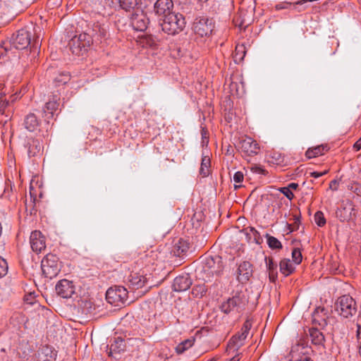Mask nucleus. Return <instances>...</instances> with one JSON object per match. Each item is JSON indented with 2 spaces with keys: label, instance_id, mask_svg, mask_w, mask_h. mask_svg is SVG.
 Segmentation results:
<instances>
[{
  "label": "nucleus",
  "instance_id": "f257e3e1",
  "mask_svg": "<svg viewBox=\"0 0 361 361\" xmlns=\"http://www.w3.org/2000/svg\"><path fill=\"white\" fill-rule=\"evenodd\" d=\"M202 279L205 281H211L214 276H221L224 269L223 259L219 255L204 257L202 259Z\"/></svg>",
  "mask_w": 361,
  "mask_h": 361
},
{
  "label": "nucleus",
  "instance_id": "f03ea898",
  "mask_svg": "<svg viewBox=\"0 0 361 361\" xmlns=\"http://www.w3.org/2000/svg\"><path fill=\"white\" fill-rule=\"evenodd\" d=\"M162 21L161 26L162 30L169 35H176L183 30L185 25V17L183 14L173 13L164 18H159Z\"/></svg>",
  "mask_w": 361,
  "mask_h": 361
},
{
  "label": "nucleus",
  "instance_id": "7ed1b4c3",
  "mask_svg": "<svg viewBox=\"0 0 361 361\" xmlns=\"http://www.w3.org/2000/svg\"><path fill=\"white\" fill-rule=\"evenodd\" d=\"M334 309L340 316L348 319L357 312L356 302L351 296L344 295L338 298L335 303Z\"/></svg>",
  "mask_w": 361,
  "mask_h": 361
},
{
  "label": "nucleus",
  "instance_id": "20e7f679",
  "mask_svg": "<svg viewBox=\"0 0 361 361\" xmlns=\"http://www.w3.org/2000/svg\"><path fill=\"white\" fill-rule=\"evenodd\" d=\"M247 302V299L242 292H236L235 294L228 298L221 305V311L225 314H229L232 312H240L244 309Z\"/></svg>",
  "mask_w": 361,
  "mask_h": 361
},
{
  "label": "nucleus",
  "instance_id": "39448f33",
  "mask_svg": "<svg viewBox=\"0 0 361 361\" xmlns=\"http://www.w3.org/2000/svg\"><path fill=\"white\" fill-rule=\"evenodd\" d=\"M11 44L17 49H25L30 45L31 49H37L39 46L38 37L31 43V33L25 30H19L16 35L11 39Z\"/></svg>",
  "mask_w": 361,
  "mask_h": 361
},
{
  "label": "nucleus",
  "instance_id": "423d86ee",
  "mask_svg": "<svg viewBox=\"0 0 361 361\" xmlns=\"http://www.w3.org/2000/svg\"><path fill=\"white\" fill-rule=\"evenodd\" d=\"M41 267L46 278L56 277L61 271L59 257L53 254H47L42 260Z\"/></svg>",
  "mask_w": 361,
  "mask_h": 361
},
{
  "label": "nucleus",
  "instance_id": "0eeeda50",
  "mask_svg": "<svg viewBox=\"0 0 361 361\" xmlns=\"http://www.w3.org/2000/svg\"><path fill=\"white\" fill-rule=\"evenodd\" d=\"M128 294V291L123 286L111 287L106 290V300L115 307H120L127 300Z\"/></svg>",
  "mask_w": 361,
  "mask_h": 361
},
{
  "label": "nucleus",
  "instance_id": "6e6552de",
  "mask_svg": "<svg viewBox=\"0 0 361 361\" xmlns=\"http://www.w3.org/2000/svg\"><path fill=\"white\" fill-rule=\"evenodd\" d=\"M69 47L73 54L80 56L87 51L90 47V38L84 34L74 36L69 42Z\"/></svg>",
  "mask_w": 361,
  "mask_h": 361
},
{
  "label": "nucleus",
  "instance_id": "1a4fd4ad",
  "mask_svg": "<svg viewBox=\"0 0 361 361\" xmlns=\"http://www.w3.org/2000/svg\"><path fill=\"white\" fill-rule=\"evenodd\" d=\"M214 27L212 20L204 17L196 18L193 24L194 32L200 37H207L211 35Z\"/></svg>",
  "mask_w": 361,
  "mask_h": 361
},
{
  "label": "nucleus",
  "instance_id": "9d476101",
  "mask_svg": "<svg viewBox=\"0 0 361 361\" xmlns=\"http://www.w3.org/2000/svg\"><path fill=\"white\" fill-rule=\"evenodd\" d=\"M83 32L90 38V44L101 42L102 39L106 38L107 34L106 27L99 23H93Z\"/></svg>",
  "mask_w": 361,
  "mask_h": 361
},
{
  "label": "nucleus",
  "instance_id": "9b49d317",
  "mask_svg": "<svg viewBox=\"0 0 361 361\" xmlns=\"http://www.w3.org/2000/svg\"><path fill=\"white\" fill-rule=\"evenodd\" d=\"M59 98L54 95L52 100L47 102L42 110V115L45 118L46 131L48 132L51 126L49 124V119L53 118L55 111L58 109L59 104L58 102Z\"/></svg>",
  "mask_w": 361,
  "mask_h": 361
},
{
  "label": "nucleus",
  "instance_id": "f8f14e48",
  "mask_svg": "<svg viewBox=\"0 0 361 361\" xmlns=\"http://www.w3.org/2000/svg\"><path fill=\"white\" fill-rule=\"evenodd\" d=\"M238 148L245 156L252 157L258 154L259 146L252 137H246L240 141Z\"/></svg>",
  "mask_w": 361,
  "mask_h": 361
},
{
  "label": "nucleus",
  "instance_id": "ddd939ff",
  "mask_svg": "<svg viewBox=\"0 0 361 361\" xmlns=\"http://www.w3.org/2000/svg\"><path fill=\"white\" fill-rule=\"evenodd\" d=\"M130 23L134 30L145 31L149 24V19L142 11H138L132 15Z\"/></svg>",
  "mask_w": 361,
  "mask_h": 361
},
{
  "label": "nucleus",
  "instance_id": "4468645a",
  "mask_svg": "<svg viewBox=\"0 0 361 361\" xmlns=\"http://www.w3.org/2000/svg\"><path fill=\"white\" fill-rule=\"evenodd\" d=\"M56 292L63 298H69L75 293V286L72 281L67 279L59 281L56 285Z\"/></svg>",
  "mask_w": 361,
  "mask_h": 361
},
{
  "label": "nucleus",
  "instance_id": "2eb2a0df",
  "mask_svg": "<svg viewBox=\"0 0 361 361\" xmlns=\"http://www.w3.org/2000/svg\"><path fill=\"white\" fill-rule=\"evenodd\" d=\"M173 2L172 0H157L154 5V10L157 16L164 18L173 13Z\"/></svg>",
  "mask_w": 361,
  "mask_h": 361
},
{
  "label": "nucleus",
  "instance_id": "dca6fc26",
  "mask_svg": "<svg viewBox=\"0 0 361 361\" xmlns=\"http://www.w3.org/2000/svg\"><path fill=\"white\" fill-rule=\"evenodd\" d=\"M30 243L32 250L38 253L46 247L45 237L39 231H34L31 233Z\"/></svg>",
  "mask_w": 361,
  "mask_h": 361
},
{
  "label": "nucleus",
  "instance_id": "f3484780",
  "mask_svg": "<svg viewBox=\"0 0 361 361\" xmlns=\"http://www.w3.org/2000/svg\"><path fill=\"white\" fill-rule=\"evenodd\" d=\"M237 279L241 283H247L253 274L252 265L247 261L240 263L237 270Z\"/></svg>",
  "mask_w": 361,
  "mask_h": 361
},
{
  "label": "nucleus",
  "instance_id": "a211bd4d",
  "mask_svg": "<svg viewBox=\"0 0 361 361\" xmlns=\"http://www.w3.org/2000/svg\"><path fill=\"white\" fill-rule=\"evenodd\" d=\"M126 283L129 288L136 290L142 288L147 283V277L138 272H132L127 278Z\"/></svg>",
  "mask_w": 361,
  "mask_h": 361
},
{
  "label": "nucleus",
  "instance_id": "6ab92c4d",
  "mask_svg": "<svg viewBox=\"0 0 361 361\" xmlns=\"http://www.w3.org/2000/svg\"><path fill=\"white\" fill-rule=\"evenodd\" d=\"M328 311L322 307H318L312 313L313 324L324 329L328 324Z\"/></svg>",
  "mask_w": 361,
  "mask_h": 361
},
{
  "label": "nucleus",
  "instance_id": "aec40b11",
  "mask_svg": "<svg viewBox=\"0 0 361 361\" xmlns=\"http://www.w3.org/2000/svg\"><path fill=\"white\" fill-rule=\"evenodd\" d=\"M192 284V279L188 274L180 275L173 280V290L176 292L185 291Z\"/></svg>",
  "mask_w": 361,
  "mask_h": 361
},
{
  "label": "nucleus",
  "instance_id": "412c9836",
  "mask_svg": "<svg viewBox=\"0 0 361 361\" xmlns=\"http://www.w3.org/2000/svg\"><path fill=\"white\" fill-rule=\"evenodd\" d=\"M27 317L22 312H14L10 318V324L18 329L22 327L27 329Z\"/></svg>",
  "mask_w": 361,
  "mask_h": 361
},
{
  "label": "nucleus",
  "instance_id": "4be33fe9",
  "mask_svg": "<svg viewBox=\"0 0 361 361\" xmlns=\"http://www.w3.org/2000/svg\"><path fill=\"white\" fill-rule=\"evenodd\" d=\"M265 263L270 282L275 283L278 278L277 263L271 257H265Z\"/></svg>",
  "mask_w": 361,
  "mask_h": 361
},
{
  "label": "nucleus",
  "instance_id": "5701e85b",
  "mask_svg": "<svg viewBox=\"0 0 361 361\" xmlns=\"http://www.w3.org/2000/svg\"><path fill=\"white\" fill-rule=\"evenodd\" d=\"M39 361H54L56 352L48 345L42 346L38 351Z\"/></svg>",
  "mask_w": 361,
  "mask_h": 361
},
{
  "label": "nucleus",
  "instance_id": "b1692460",
  "mask_svg": "<svg viewBox=\"0 0 361 361\" xmlns=\"http://www.w3.org/2000/svg\"><path fill=\"white\" fill-rule=\"evenodd\" d=\"M247 335L245 333L239 332L230 339L228 343V348L230 349H233L234 350H238L241 346L243 345L244 341L247 338Z\"/></svg>",
  "mask_w": 361,
  "mask_h": 361
},
{
  "label": "nucleus",
  "instance_id": "393cba45",
  "mask_svg": "<svg viewBox=\"0 0 361 361\" xmlns=\"http://www.w3.org/2000/svg\"><path fill=\"white\" fill-rule=\"evenodd\" d=\"M189 249V243L183 239H179L173 247L171 252L176 257H183Z\"/></svg>",
  "mask_w": 361,
  "mask_h": 361
},
{
  "label": "nucleus",
  "instance_id": "a878e982",
  "mask_svg": "<svg viewBox=\"0 0 361 361\" xmlns=\"http://www.w3.org/2000/svg\"><path fill=\"white\" fill-rule=\"evenodd\" d=\"M125 350L126 341L120 337L116 338L114 343L110 346V355L115 358H118L117 355H119L121 352H124Z\"/></svg>",
  "mask_w": 361,
  "mask_h": 361
},
{
  "label": "nucleus",
  "instance_id": "bb28decb",
  "mask_svg": "<svg viewBox=\"0 0 361 361\" xmlns=\"http://www.w3.org/2000/svg\"><path fill=\"white\" fill-rule=\"evenodd\" d=\"M23 126L30 132H34L39 126V120L34 113L28 114L24 118Z\"/></svg>",
  "mask_w": 361,
  "mask_h": 361
},
{
  "label": "nucleus",
  "instance_id": "cd10ccee",
  "mask_svg": "<svg viewBox=\"0 0 361 361\" xmlns=\"http://www.w3.org/2000/svg\"><path fill=\"white\" fill-rule=\"evenodd\" d=\"M27 154L30 157L37 155L42 149V144L37 139H29L27 143Z\"/></svg>",
  "mask_w": 361,
  "mask_h": 361
},
{
  "label": "nucleus",
  "instance_id": "c85d7f7f",
  "mask_svg": "<svg viewBox=\"0 0 361 361\" xmlns=\"http://www.w3.org/2000/svg\"><path fill=\"white\" fill-rule=\"evenodd\" d=\"M312 343L317 345H322L324 343V336L317 328H312L309 330Z\"/></svg>",
  "mask_w": 361,
  "mask_h": 361
},
{
  "label": "nucleus",
  "instance_id": "c756f323",
  "mask_svg": "<svg viewBox=\"0 0 361 361\" xmlns=\"http://www.w3.org/2000/svg\"><path fill=\"white\" fill-rule=\"evenodd\" d=\"M280 271L288 276L295 271V267L289 259H283L279 263Z\"/></svg>",
  "mask_w": 361,
  "mask_h": 361
},
{
  "label": "nucleus",
  "instance_id": "7c9ffc66",
  "mask_svg": "<svg viewBox=\"0 0 361 361\" xmlns=\"http://www.w3.org/2000/svg\"><path fill=\"white\" fill-rule=\"evenodd\" d=\"M327 150V145H319L315 147L308 149L305 152V155L308 159H312L323 154L324 152Z\"/></svg>",
  "mask_w": 361,
  "mask_h": 361
},
{
  "label": "nucleus",
  "instance_id": "2f4dec72",
  "mask_svg": "<svg viewBox=\"0 0 361 361\" xmlns=\"http://www.w3.org/2000/svg\"><path fill=\"white\" fill-rule=\"evenodd\" d=\"M211 161L208 156H204L202 158L201 166L200 169V174L202 177H207L209 174Z\"/></svg>",
  "mask_w": 361,
  "mask_h": 361
},
{
  "label": "nucleus",
  "instance_id": "473e14b6",
  "mask_svg": "<svg viewBox=\"0 0 361 361\" xmlns=\"http://www.w3.org/2000/svg\"><path fill=\"white\" fill-rule=\"evenodd\" d=\"M195 341V340L194 338L184 340L176 347V352L178 354L183 353L185 350H187L194 345Z\"/></svg>",
  "mask_w": 361,
  "mask_h": 361
},
{
  "label": "nucleus",
  "instance_id": "72a5a7b5",
  "mask_svg": "<svg viewBox=\"0 0 361 361\" xmlns=\"http://www.w3.org/2000/svg\"><path fill=\"white\" fill-rule=\"evenodd\" d=\"M300 348V345L298 344L292 347L290 355L291 356L290 361H313L310 357L305 355L303 353L302 355L300 356V357L297 358V352L299 351Z\"/></svg>",
  "mask_w": 361,
  "mask_h": 361
},
{
  "label": "nucleus",
  "instance_id": "f704fd0d",
  "mask_svg": "<svg viewBox=\"0 0 361 361\" xmlns=\"http://www.w3.org/2000/svg\"><path fill=\"white\" fill-rule=\"evenodd\" d=\"M354 209L350 205V207H344L343 209H338L336 211V216L341 221H345L350 219L351 212Z\"/></svg>",
  "mask_w": 361,
  "mask_h": 361
},
{
  "label": "nucleus",
  "instance_id": "c9c22d12",
  "mask_svg": "<svg viewBox=\"0 0 361 361\" xmlns=\"http://www.w3.org/2000/svg\"><path fill=\"white\" fill-rule=\"evenodd\" d=\"M71 79V75L68 72H61L59 73L56 76H55L53 79L54 83L56 86H61L66 85L68 82Z\"/></svg>",
  "mask_w": 361,
  "mask_h": 361
},
{
  "label": "nucleus",
  "instance_id": "e433bc0d",
  "mask_svg": "<svg viewBox=\"0 0 361 361\" xmlns=\"http://www.w3.org/2000/svg\"><path fill=\"white\" fill-rule=\"evenodd\" d=\"M119 6L126 11H130L134 9L137 5V0H118Z\"/></svg>",
  "mask_w": 361,
  "mask_h": 361
},
{
  "label": "nucleus",
  "instance_id": "4c0bfd02",
  "mask_svg": "<svg viewBox=\"0 0 361 361\" xmlns=\"http://www.w3.org/2000/svg\"><path fill=\"white\" fill-rule=\"evenodd\" d=\"M207 291V288L204 283L198 284L192 288V294L195 298H202L206 294Z\"/></svg>",
  "mask_w": 361,
  "mask_h": 361
},
{
  "label": "nucleus",
  "instance_id": "58836bf2",
  "mask_svg": "<svg viewBox=\"0 0 361 361\" xmlns=\"http://www.w3.org/2000/svg\"><path fill=\"white\" fill-rule=\"evenodd\" d=\"M267 240V244L271 249H281V243L275 237L270 235L269 233L265 235Z\"/></svg>",
  "mask_w": 361,
  "mask_h": 361
},
{
  "label": "nucleus",
  "instance_id": "ea45409f",
  "mask_svg": "<svg viewBox=\"0 0 361 361\" xmlns=\"http://www.w3.org/2000/svg\"><path fill=\"white\" fill-rule=\"evenodd\" d=\"M247 229L249 231L247 232V235H252L254 242L257 245H260L263 242V239L259 233L254 227H249Z\"/></svg>",
  "mask_w": 361,
  "mask_h": 361
},
{
  "label": "nucleus",
  "instance_id": "a19ab883",
  "mask_svg": "<svg viewBox=\"0 0 361 361\" xmlns=\"http://www.w3.org/2000/svg\"><path fill=\"white\" fill-rule=\"evenodd\" d=\"M314 221L317 226L322 227L325 225L326 219L323 212L318 211L314 214Z\"/></svg>",
  "mask_w": 361,
  "mask_h": 361
},
{
  "label": "nucleus",
  "instance_id": "79ce46f5",
  "mask_svg": "<svg viewBox=\"0 0 361 361\" xmlns=\"http://www.w3.org/2000/svg\"><path fill=\"white\" fill-rule=\"evenodd\" d=\"M8 264L6 261L0 257V278L5 276L8 272Z\"/></svg>",
  "mask_w": 361,
  "mask_h": 361
},
{
  "label": "nucleus",
  "instance_id": "37998d69",
  "mask_svg": "<svg viewBox=\"0 0 361 361\" xmlns=\"http://www.w3.org/2000/svg\"><path fill=\"white\" fill-rule=\"evenodd\" d=\"M292 257L294 262L297 264H299L302 259L300 250L298 248H294L292 251Z\"/></svg>",
  "mask_w": 361,
  "mask_h": 361
},
{
  "label": "nucleus",
  "instance_id": "c03bdc74",
  "mask_svg": "<svg viewBox=\"0 0 361 361\" xmlns=\"http://www.w3.org/2000/svg\"><path fill=\"white\" fill-rule=\"evenodd\" d=\"M348 190L354 192L357 195L361 196V185L353 183L348 185Z\"/></svg>",
  "mask_w": 361,
  "mask_h": 361
},
{
  "label": "nucleus",
  "instance_id": "a18cd8bd",
  "mask_svg": "<svg viewBox=\"0 0 361 361\" xmlns=\"http://www.w3.org/2000/svg\"><path fill=\"white\" fill-rule=\"evenodd\" d=\"M300 223V216L295 215L293 224H288L290 231H293L298 230L299 228Z\"/></svg>",
  "mask_w": 361,
  "mask_h": 361
},
{
  "label": "nucleus",
  "instance_id": "49530a36",
  "mask_svg": "<svg viewBox=\"0 0 361 361\" xmlns=\"http://www.w3.org/2000/svg\"><path fill=\"white\" fill-rule=\"evenodd\" d=\"M279 190L283 193L288 200H291L294 197L293 192L287 187L280 188Z\"/></svg>",
  "mask_w": 361,
  "mask_h": 361
},
{
  "label": "nucleus",
  "instance_id": "de8ad7c7",
  "mask_svg": "<svg viewBox=\"0 0 361 361\" xmlns=\"http://www.w3.org/2000/svg\"><path fill=\"white\" fill-rule=\"evenodd\" d=\"M245 47L241 45H237L235 47V56L237 57L238 55H240L239 60H242L245 54Z\"/></svg>",
  "mask_w": 361,
  "mask_h": 361
},
{
  "label": "nucleus",
  "instance_id": "09e8293b",
  "mask_svg": "<svg viewBox=\"0 0 361 361\" xmlns=\"http://www.w3.org/2000/svg\"><path fill=\"white\" fill-rule=\"evenodd\" d=\"M24 301L27 304L34 305L35 303V293H30L24 296Z\"/></svg>",
  "mask_w": 361,
  "mask_h": 361
},
{
  "label": "nucleus",
  "instance_id": "8fccbe9b",
  "mask_svg": "<svg viewBox=\"0 0 361 361\" xmlns=\"http://www.w3.org/2000/svg\"><path fill=\"white\" fill-rule=\"evenodd\" d=\"M252 327V323L250 319H247L241 329V333H245V335H248V333Z\"/></svg>",
  "mask_w": 361,
  "mask_h": 361
},
{
  "label": "nucleus",
  "instance_id": "3c124183",
  "mask_svg": "<svg viewBox=\"0 0 361 361\" xmlns=\"http://www.w3.org/2000/svg\"><path fill=\"white\" fill-rule=\"evenodd\" d=\"M252 327V323L250 319H247L241 329V333H245V335H248V333Z\"/></svg>",
  "mask_w": 361,
  "mask_h": 361
},
{
  "label": "nucleus",
  "instance_id": "603ef678",
  "mask_svg": "<svg viewBox=\"0 0 361 361\" xmlns=\"http://www.w3.org/2000/svg\"><path fill=\"white\" fill-rule=\"evenodd\" d=\"M233 181L236 183H240L243 182L244 178V175L241 171H237L233 175Z\"/></svg>",
  "mask_w": 361,
  "mask_h": 361
},
{
  "label": "nucleus",
  "instance_id": "864d4df0",
  "mask_svg": "<svg viewBox=\"0 0 361 361\" xmlns=\"http://www.w3.org/2000/svg\"><path fill=\"white\" fill-rule=\"evenodd\" d=\"M252 171L255 173L262 174L264 176L267 175V171L264 169H263L260 166L257 165L252 167Z\"/></svg>",
  "mask_w": 361,
  "mask_h": 361
},
{
  "label": "nucleus",
  "instance_id": "5fc2aeb1",
  "mask_svg": "<svg viewBox=\"0 0 361 361\" xmlns=\"http://www.w3.org/2000/svg\"><path fill=\"white\" fill-rule=\"evenodd\" d=\"M9 101L4 97L0 98V112L4 114L5 108L8 105Z\"/></svg>",
  "mask_w": 361,
  "mask_h": 361
},
{
  "label": "nucleus",
  "instance_id": "6e6d98bb",
  "mask_svg": "<svg viewBox=\"0 0 361 361\" xmlns=\"http://www.w3.org/2000/svg\"><path fill=\"white\" fill-rule=\"evenodd\" d=\"M271 158L273 159L272 161L276 164H281L283 161L281 155L278 153H274Z\"/></svg>",
  "mask_w": 361,
  "mask_h": 361
},
{
  "label": "nucleus",
  "instance_id": "4d7b16f0",
  "mask_svg": "<svg viewBox=\"0 0 361 361\" xmlns=\"http://www.w3.org/2000/svg\"><path fill=\"white\" fill-rule=\"evenodd\" d=\"M290 5H291V4L288 3V2H281V3L276 4L275 7L277 10H281V9L288 8Z\"/></svg>",
  "mask_w": 361,
  "mask_h": 361
},
{
  "label": "nucleus",
  "instance_id": "13d9d810",
  "mask_svg": "<svg viewBox=\"0 0 361 361\" xmlns=\"http://www.w3.org/2000/svg\"><path fill=\"white\" fill-rule=\"evenodd\" d=\"M338 184L339 181L338 180L334 179L330 182L329 188L334 191H336L338 190Z\"/></svg>",
  "mask_w": 361,
  "mask_h": 361
},
{
  "label": "nucleus",
  "instance_id": "bf43d9fd",
  "mask_svg": "<svg viewBox=\"0 0 361 361\" xmlns=\"http://www.w3.org/2000/svg\"><path fill=\"white\" fill-rule=\"evenodd\" d=\"M327 172H328V171H324L322 172L314 171V172H311L310 173V176L313 177V178H319V177L326 174Z\"/></svg>",
  "mask_w": 361,
  "mask_h": 361
},
{
  "label": "nucleus",
  "instance_id": "052dcab7",
  "mask_svg": "<svg viewBox=\"0 0 361 361\" xmlns=\"http://www.w3.org/2000/svg\"><path fill=\"white\" fill-rule=\"evenodd\" d=\"M353 148L355 151L361 149V137L354 144Z\"/></svg>",
  "mask_w": 361,
  "mask_h": 361
},
{
  "label": "nucleus",
  "instance_id": "680f3d73",
  "mask_svg": "<svg viewBox=\"0 0 361 361\" xmlns=\"http://www.w3.org/2000/svg\"><path fill=\"white\" fill-rule=\"evenodd\" d=\"M356 336L358 340L361 339V325L357 324Z\"/></svg>",
  "mask_w": 361,
  "mask_h": 361
},
{
  "label": "nucleus",
  "instance_id": "e2e57ef3",
  "mask_svg": "<svg viewBox=\"0 0 361 361\" xmlns=\"http://www.w3.org/2000/svg\"><path fill=\"white\" fill-rule=\"evenodd\" d=\"M298 187V183H291L288 185V186L287 187L288 188H289V190H295L297 189Z\"/></svg>",
  "mask_w": 361,
  "mask_h": 361
},
{
  "label": "nucleus",
  "instance_id": "0e129e2a",
  "mask_svg": "<svg viewBox=\"0 0 361 361\" xmlns=\"http://www.w3.org/2000/svg\"><path fill=\"white\" fill-rule=\"evenodd\" d=\"M4 86L3 85H0V98L4 97L6 95V92L4 90Z\"/></svg>",
  "mask_w": 361,
  "mask_h": 361
},
{
  "label": "nucleus",
  "instance_id": "69168bd1",
  "mask_svg": "<svg viewBox=\"0 0 361 361\" xmlns=\"http://www.w3.org/2000/svg\"><path fill=\"white\" fill-rule=\"evenodd\" d=\"M6 350L4 348H0V357L3 359L5 356Z\"/></svg>",
  "mask_w": 361,
  "mask_h": 361
},
{
  "label": "nucleus",
  "instance_id": "338daca9",
  "mask_svg": "<svg viewBox=\"0 0 361 361\" xmlns=\"http://www.w3.org/2000/svg\"><path fill=\"white\" fill-rule=\"evenodd\" d=\"M190 5H185V6L183 7V12H185V13L187 15H191L192 14V12L191 11H186L185 10L188 9V7Z\"/></svg>",
  "mask_w": 361,
  "mask_h": 361
},
{
  "label": "nucleus",
  "instance_id": "774afa93",
  "mask_svg": "<svg viewBox=\"0 0 361 361\" xmlns=\"http://www.w3.org/2000/svg\"><path fill=\"white\" fill-rule=\"evenodd\" d=\"M239 360H240V359H239L238 356H234L229 361H239Z\"/></svg>",
  "mask_w": 361,
  "mask_h": 361
}]
</instances>
